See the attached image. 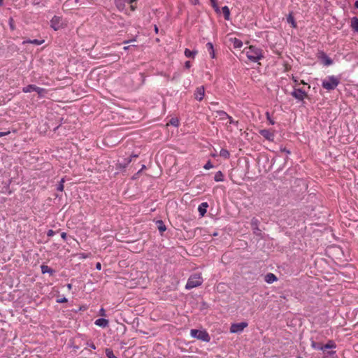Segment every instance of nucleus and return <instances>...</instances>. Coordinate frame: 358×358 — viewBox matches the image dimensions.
I'll list each match as a JSON object with an SVG mask.
<instances>
[{"mask_svg": "<svg viewBox=\"0 0 358 358\" xmlns=\"http://www.w3.org/2000/svg\"><path fill=\"white\" fill-rule=\"evenodd\" d=\"M243 53L245 54L248 59L252 62H257L264 58L262 49L254 45H250L243 50Z\"/></svg>", "mask_w": 358, "mask_h": 358, "instance_id": "nucleus-1", "label": "nucleus"}, {"mask_svg": "<svg viewBox=\"0 0 358 358\" xmlns=\"http://www.w3.org/2000/svg\"><path fill=\"white\" fill-rule=\"evenodd\" d=\"M340 83V79L334 76H329L322 80L324 89L331 91L335 90Z\"/></svg>", "mask_w": 358, "mask_h": 358, "instance_id": "nucleus-2", "label": "nucleus"}, {"mask_svg": "<svg viewBox=\"0 0 358 358\" xmlns=\"http://www.w3.org/2000/svg\"><path fill=\"white\" fill-rule=\"evenodd\" d=\"M202 282L203 279L202 277L201 276V274L195 273L194 275H192L189 278L186 283L185 288L187 289H191L192 288L200 286L202 284Z\"/></svg>", "mask_w": 358, "mask_h": 358, "instance_id": "nucleus-3", "label": "nucleus"}, {"mask_svg": "<svg viewBox=\"0 0 358 358\" xmlns=\"http://www.w3.org/2000/svg\"><path fill=\"white\" fill-rule=\"evenodd\" d=\"M190 336L192 338H197L204 342H209L210 341V337L206 330L192 329L190 330Z\"/></svg>", "mask_w": 358, "mask_h": 358, "instance_id": "nucleus-4", "label": "nucleus"}, {"mask_svg": "<svg viewBox=\"0 0 358 358\" xmlns=\"http://www.w3.org/2000/svg\"><path fill=\"white\" fill-rule=\"evenodd\" d=\"M136 1L137 0H115V3L119 10H123L126 7V4H129L130 5L131 10L134 11L136 7L133 3Z\"/></svg>", "mask_w": 358, "mask_h": 358, "instance_id": "nucleus-5", "label": "nucleus"}, {"mask_svg": "<svg viewBox=\"0 0 358 358\" xmlns=\"http://www.w3.org/2000/svg\"><path fill=\"white\" fill-rule=\"evenodd\" d=\"M248 323L242 322L240 323H234L231 325L230 332L233 334L242 332L245 327H248Z\"/></svg>", "mask_w": 358, "mask_h": 358, "instance_id": "nucleus-6", "label": "nucleus"}, {"mask_svg": "<svg viewBox=\"0 0 358 358\" xmlns=\"http://www.w3.org/2000/svg\"><path fill=\"white\" fill-rule=\"evenodd\" d=\"M291 95L298 101H303L307 97V93L302 89H294Z\"/></svg>", "mask_w": 358, "mask_h": 358, "instance_id": "nucleus-7", "label": "nucleus"}, {"mask_svg": "<svg viewBox=\"0 0 358 358\" xmlns=\"http://www.w3.org/2000/svg\"><path fill=\"white\" fill-rule=\"evenodd\" d=\"M259 221L256 217H252L251 220V227L253 231L254 234L257 236H262V230L259 228Z\"/></svg>", "mask_w": 358, "mask_h": 358, "instance_id": "nucleus-8", "label": "nucleus"}, {"mask_svg": "<svg viewBox=\"0 0 358 358\" xmlns=\"http://www.w3.org/2000/svg\"><path fill=\"white\" fill-rule=\"evenodd\" d=\"M259 133L260 134L261 136H262L266 140H268L271 142L274 141L275 134H274L273 131L264 129L259 130Z\"/></svg>", "mask_w": 358, "mask_h": 358, "instance_id": "nucleus-9", "label": "nucleus"}, {"mask_svg": "<svg viewBox=\"0 0 358 358\" xmlns=\"http://www.w3.org/2000/svg\"><path fill=\"white\" fill-rule=\"evenodd\" d=\"M217 113L219 115L221 120L228 119L229 124H238V121H234L233 118L224 110H218L217 111Z\"/></svg>", "mask_w": 358, "mask_h": 358, "instance_id": "nucleus-10", "label": "nucleus"}, {"mask_svg": "<svg viewBox=\"0 0 358 358\" xmlns=\"http://www.w3.org/2000/svg\"><path fill=\"white\" fill-rule=\"evenodd\" d=\"M204 94H205L204 87L201 86V87L196 88L195 93H194V96H195L196 99L201 101L203 99Z\"/></svg>", "mask_w": 358, "mask_h": 358, "instance_id": "nucleus-11", "label": "nucleus"}, {"mask_svg": "<svg viewBox=\"0 0 358 358\" xmlns=\"http://www.w3.org/2000/svg\"><path fill=\"white\" fill-rule=\"evenodd\" d=\"M320 58L322 64H324L325 66H329L333 64L332 59L324 52H322L321 54Z\"/></svg>", "mask_w": 358, "mask_h": 358, "instance_id": "nucleus-12", "label": "nucleus"}, {"mask_svg": "<svg viewBox=\"0 0 358 358\" xmlns=\"http://www.w3.org/2000/svg\"><path fill=\"white\" fill-rule=\"evenodd\" d=\"M208 204L207 202L201 203L198 207V211L201 217H203L206 213Z\"/></svg>", "mask_w": 358, "mask_h": 358, "instance_id": "nucleus-13", "label": "nucleus"}, {"mask_svg": "<svg viewBox=\"0 0 358 358\" xmlns=\"http://www.w3.org/2000/svg\"><path fill=\"white\" fill-rule=\"evenodd\" d=\"M94 324L99 327L105 328L108 326V320L104 318L97 319Z\"/></svg>", "mask_w": 358, "mask_h": 358, "instance_id": "nucleus-14", "label": "nucleus"}, {"mask_svg": "<svg viewBox=\"0 0 358 358\" xmlns=\"http://www.w3.org/2000/svg\"><path fill=\"white\" fill-rule=\"evenodd\" d=\"M264 280L267 283L271 284L277 280V277L273 273H268L265 275Z\"/></svg>", "mask_w": 358, "mask_h": 358, "instance_id": "nucleus-15", "label": "nucleus"}, {"mask_svg": "<svg viewBox=\"0 0 358 358\" xmlns=\"http://www.w3.org/2000/svg\"><path fill=\"white\" fill-rule=\"evenodd\" d=\"M41 270L43 274L49 273L52 275L55 273V271L52 268L45 264L41 266Z\"/></svg>", "mask_w": 358, "mask_h": 358, "instance_id": "nucleus-16", "label": "nucleus"}, {"mask_svg": "<svg viewBox=\"0 0 358 358\" xmlns=\"http://www.w3.org/2000/svg\"><path fill=\"white\" fill-rule=\"evenodd\" d=\"M36 92H37V94H38V96L40 98H43L45 96V95L47 94L48 93V90L45 88H41V87H36V90L35 91Z\"/></svg>", "mask_w": 358, "mask_h": 358, "instance_id": "nucleus-17", "label": "nucleus"}, {"mask_svg": "<svg viewBox=\"0 0 358 358\" xmlns=\"http://www.w3.org/2000/svg\"><path fill=\"white\" fill-rule=\"evenodd\" d=\"M206 48H207L208 52H209L210 57L213 59L215 58V51H214L213 43L210 42L207 43Z\"/></svg>", "mask_w": 358, "mask_h": 358, "instance_id": "nucleus-18", "label": "nucleus"}, {"mask_svg": "<svg viewBox=\"0 0 358 358\" xmlns=\"http://www.w3.org/2000/svg\"><path fill=\"white\" fill-rule=\"evenodd\" d=\"M158 230L161 234L166 230V227L162 220H157L156 222Z\"/></svg>", "mask_w": 358, "mask_h": 358, "instance_id": "nucleus-19", "label": "nucleus"}, {"mask_svg": "<svg viewBox=\"0 0 358 358\" xmlns=\"http://www.w3.org/2000/svg\"><path fill=\"white\" fill-rule=\"evenodd\" d=\"M222 11L224 14V19L226 20H230V10L228 6H225L222 8Z\"/></svg>", "mask_w": 358, "mask_h": 358, "instance_id": "nucleus-20", "label": "nucleus"}, {"mask_svg": "<svg viewBox=\"0 0 358 358\" xmlns=\"http://www.w3.org/2000/svg\"><path fill=\"white\" fill-rule=\"evenodd\" d=\"M184 53H185V57H187L194 58L195 55L197 54V51L196 50H190L186 48L185 50Z\"/></svg>", "mask_w": 358, "mask_h": 358, "instance_id": "nucleus-21", "label": "nucleus"}, {"mask_svg": "<svg viewBox=\"0 0 358 358\" xmlns=\"http://www.w3.org/2000/svg\"><path fill=\"white\" fill-rule=\"evenodd\" d=\"M36 85H29L22 88V92L24 93H29L31 92H34L36 90Z\"/></svg>", "mask_w": 358, "mask_h": 358, "instance_id": "nucleus-22", "label": "nucleus"}, {"mask_svg": "<svg viewBox=\"0 0 358 358\" xmlns=\"http://www.w3.org/2000/svg\"><path fill=\"white\" fill-rule=\"evenodd\" d=\"M336 348L335 343L333 341H329L327 343H326L324 345H322V350L324 351L327 349H331V348Z\"/></svg>", "mask_w": 358, "mask_h": 358, "instance_id": "nucleus-23", "label": "nucleus"}, {"mask_svg": "<svg viewBox=\"0 0 358 358\" xmlns=\"http://www.w3.org/2000/svg\"><path fill=\"white\" fill-rule=\"evenodd\" d=\"M59 20V17L55 16L51 20V26L55 30H57L59 26L57 24Z\"/></svg>", "mask_w": 358, "mask_h": 358, "instance_id": "nucleus-24", "label": "nucleus"}, {"mask_svg": "<svg viewBox=\"0 0 358 358\" xmlns=\"http://www.w3.org/2000/svg\"><path fill=\"white\" fill-rule=\"evenodd\" d=\"M287 22L292 25V27H296V23L292 14H289L287 17Z\"/></svg>", "mask_w": 358, "mask_h": 358, "instance_id": "nucleus-25", "label": "nucleus"}, {"mask_svg": "<svg viewBox=\"0 0 358 358\" xmlns=\"http://www.w3.org/2000/svg\"><path fill=\"white\" fill-rule=\"evenodd\" d=\"M351 26L355 31L358 32V18L355 17L352 19Z\"/></svg>", "mask_w": 358, "mask_h": 358, "instance_id": "nucleus-26", "label": "nucleus"}, {"mask_svg": "<svg viewBox=\"0 0 358 358\" xmlns=\"http://www.w3.org/2000/svg\"><path fill=\"white\" fill-rule=\"evenodd\" d=\"M214 180L216 182L222 181L224 180V176L222 173L221 171H217L214 176Z\"/></svg>", "mask_w": 358, "mask_h": 358, "instance_id": "nucleus-27", "label": "nucleus"}, {"mask_svg": "<svg viewBox=\"0 0 358 358\" xmlns=\"http://www.w3.org/2000/svg\"><path fill=\"white\" fill-rule=\"evenodd\" d=\"M229 152L226 149H221L220 152V156L224 157V159H227L229 157Z\"/></svg>", "mask_w": 358, "mask_h": 358, "instance_id": "nucleus-28", "label": "nucleus"}, {"mask_svg": "<svg viewBox=\"0 0 358 358\" xmlns=\"http://www.w3.org/2000/svg\"><path fill=\"white\" fill-rule=\"evenodd\" d=\"M311 346L314 348V349H316V350H322V345L321 343H316L313 341H312L311 342Z\"/></svg>", "mask_w": 358, "mask_h": 358, "instance_id": "nucleus-29", "label": "nucleus"}, {"mask_svg": "<svg viewBox=\"0 0 358 358\" xmlns=\"http://www.w3.org/2000/svg\"><path fill=\"white\" fill-rule=\"evenodd\" d=\"M242 46H243V42L239 39L235 38L234 41V47L235 48H240Z\"/></svg>", "mask_w": 358, "mask_h": 358, "instance_id": "nucleus-30", "label": "nucleus"}, {"mask_svg": "<svg viewBox=\"0 0 358 358\" xmlns=\"http://www.w3.org/2000/svg\"><path fill=\"white\" fill-rule=\"evenodd\" d=\"M106 357L108 358H117L113 353V352L110 350V349H107L106 350Z\"/></svg>", "mask_w": 358, "mask_h": 358, "instance_id": "nucleus-31", "label": "nucleus"}, {"mask_svg": "<svg viewBox=\"0 0 358 358\" xmlns=\"http://www.w3.org/2000/svg\"><path fill=\"white\" fill-rule=\"evenodd\" d=\"M211 1V4H212V6L213 7L215 11L217 13H220V8L218 7L215 0H212L210 1Z\"/></svg>", "mask_w": 358, "mask_h": 358, "instance_id": "nucleus-32", "label": "nucleus"}, {"mask_svg": "<svg viewBox=\"0 0 358 358\" xmlns=\"http://www.w3.org/2000/svg\"><path fill=\"white\" fill-rule=\"evenodd\" d=\"M8 23H9V27H10V29L13 31L15 29V22H14V20L12 17H10L9 19H8Z\"/></svg>", "mask_w": 358, "mask_h": 358, "instance_id": "nucleus-33", "label": "nucleus"}, {"mask_svg": "<svg viewBox=\"0 0 358 358\" xmlns=\"http://www.w3.org/2000/svg\"><path fill=\"white\" fill-rule=\"evenodd\" d=\"M64 178H62L59 185L57 187V190L62 192L64 190Z\"/></svg>", "mask_w": 358, "mask_h": 358, "instance_id": "nucleus-34", "label": "nucleus"}, {"mask_svg": "<svg viewBox=\"0 0 358 358\" xmlns=\"http://www.w3.org/2000/svg\"><path fill=\"white\" fill-rule=\"evenodd\" d=\"M44 41H39V40H37V39H34V40H29L27 41L26 43H31V44H34V45H41L43 43Z\"/></svg>", "mask_w": 358, "mask_h": 358, "instance_id": "nucleus-35", "label": "nucleus"}, {"mask_svg": "<svg viewBox=\"0 0 358 358\" xmlns=\"http://www.w3.org/2000/svg\"><path fill=\"white\" fill-rule=\"evenodd\" d=\"M266 119L269 122V123L272 125H273L275 124V122L274 120L270 116V114L268 112H266Z\"/></svg>", "mask_w": 358, "mask_h": 358, "instance_id": "nucleus-36", "label": "nucleus"}, {"mask_svg": "<svg viewBox=\"0 0 358 358\" xmlns=\"http://www.w3.org/2000/svg\"><path fill=\"white\" fill-rule=\"evenodd\" d=\"M138 157L137 155H134L130 156V157L125 162H124L123 166H126L127 164H129L131 162V157Z\"/></svg>", "mask_w": 358, "mask_h": 358, "instance_id": "nucleus-37", "label": "nucleus"}, {"mask_svg": "<svg viewBox=\"0 0 358 358\" xmlns=\"http://www.w3.org/2000/svg\"><path fill=\"white\" fill-rule=\"evenodd\" d=\"M213 167V164H211L210 162H208L203 166V168L205 169H210V168Z\"/></svg>", "mask_w": 358, "mask_h": 358, "instance_id": "nucleus-38", "label": "nucleus"}, {"mask_svg": "<svg viewBox=\"0 0 358 358\" xmlns=\"http://www.w3.org/2000/svg\"><path fill=\"white\" fill-rule=\"evenodd\" d=\"M55 234V231L52 229H49L47 232V236L49 237L53 236Z\"/></svg>", "mask_w": 358, "mask_h": 358, "instance_id": "nucleus-39", "label": "nucleus"}, {"mask_svg": "<svg viewBox=\"0 0 358 358\" xmlns=\"http://www.w3.org/2000/svg\"><path fill=\"white\" fill-rule=\"evenodd\" d=\"M67 301H68V300L66 297H63V298H61V299H59L57 300V302L59 303H66Z\"/></svg>", "mask_w": 358, "mask_h": 358, "instance_id": "nucleus-40", "label": "nucleus"}, {"mask_svg": "<svg viewBox=\"0 0 358 358\" xmlns=\"http://www.w3.org/2000/svg\"><path fill=\"white\" fill-rule=\"evenodd\" d=\"M280 151L283 152H285L287 155L290 154V151L289 150H287L286 148H281Z\"/></svg>", "mask_w": 358, "mask_h": 358, "instance_id": "nucleus-41", "label": "nucleus"}, {"mask_svg": "<svg viewBox=\"0 0 358 358\" xmlns=\"http://www.w3.org/2000/svg\"><path fill=\"white\" fill-rule=\"evenodd\" d=\"M99 313L101 316H105L106 315V310L101 308L99 310Z\"/></svg>", "mask_w": 358, "mask_h": 358, "instance_id": "nucleus-42", "label": "nucleus"}, {"mask_svg": "<svg viewBox=\"0 0 358 358\" xmlns=\"http://www.w3.org/2000/svg\"><path fill=\"white\" fill-rule=\"evenodd\" d=\"M185 67L187 68V69H189L191 67V63H190L189 61H187L185 63Z\"/></svg>", "mask_w": 358, "mask_h": 358, "instance_id": "nucleus-43", "label": "nucleus"}, {"mask_svg": "<svg viewBox=\"0 0 358 358\" xmlns=\"http://www.w3.org/2000/svg\"><path fill=\"white\" fill-rule=\"evenodd\" d=\"M171 124L175 126H178V120H171Z\"/></svg>", "mask_w": 358, "mask_h": 358, "instance_id": "nucleus-44", "label": "nucleus"}, {"mask_svg": "<svg viewBox=\"0 0 358 358\" xmlns=\"http://www.w3.org/2000/svg\"><path fill=\"white\" fill-rule=\"evenodd\" d=\"M61 237L62 238V239L66 240V237H67L66 233V232H62L61 234Z\"/></svg>", "mask_w": 358, "mask_h": 358, "instance_id": "nucleus-45", "label": "nucleus"}, {"mask_svg": "<svg viewBox=\"0 0 358 358\" xmlns=\"http://www.w3.org/2000/svg\"><path fill=\"white\" fill-rule=\"evenodd\" d=\"M41 2V0H32V3L34 5H38Z\"/></svg>", "mask_w": 358, "mask_h": 358, "instance_id": "nucleus-46", "label": "nucleus"}, {"mask_svg": "<svg viewBox=\"0 0 358 358\" xmlns=\"http://www.w3.org/2000/svg\"><path fill=\"white\" fill-rule=\"evenodd\" d=\"M96 268L97 270H101V264L100 262H97L96 264Z\"/></svg>", "mask_w": 358, "mask_h": 358, "instance_id": "nucleus-47", "label": "nucleus"}, {"mask_svg": "<svg viewBox=\"0 0 358 358\" xmlns=\"http://www.w3.org/2000/svg\"><path fill=\"white\" fill-rule=\"evenodd\" d=\"M190 1L194 5H196L199 3V0H190Z\"/></svg>", "mask_w": 358, "mask_h": 358, "instance_id": "nucleus-48", "label": "nucleus"}, {"mask_svg": "<svg viewBox=\"0 0 358 358\" xmlns=\"http://www.w3.org/2000/svg\"><path fill=\"white\" fill-rule=\"evenodd\" d=\"M9 132H0V137L7 135Z\"/></svg>", "mask_w": 358, "mask_h": 358, "instance_id": "nucleus-49", "label": "nucleus"}, {"mask_svg": "<svg viewBox=\"0 0 358 358\" xmlns=\"http://www.w3.org/2000/svg\"><path fill=\"white\" fill-rule=\"evenodd\" d=\"M89 346L92 349H96V347L94 343L89 344Z\"/></svg>", "mask_w": 358, "mask_h": 358, "instance_id": "nucleus-50", "label": "nucleus"}, {"mask_svg": "<svg viewBox=\"0 0 358 358\" xmlns=\"http://www.w3.org/2000/svg\"><path fill=\"white\" fill-rule=\"evenodd\" d=\"M355 7L356 8H358V1H356L355 3Z\"/></svg>", "mask_w": 358, "mask_h": 358, "instance_id": "nucleus-51", "label": "nucleus"}, {"mask_svg": "<svg viewBox=\"0 0 358 358\" xmlns=\"http://www.w3.org/2000/svg\"><path fill=\"white\" fill-rule=\"evenodd\" d=\"M130 47H131V46H129H129H124V47L123 48V49H124V50H129V48H130Z\"/></svg>", "mask_w": 358, "mask_h": 358, "instance_id": "nucleus-52", "label": "nucleus"}, {"mask_svg": "<svg viewBox=\"0 0 358 358\" xmlns=\"http://www.w3.org/2000/svg\"><path fill=\"white\" fill-rule=\"evenodd\" d=\"M67 287H68V289H71V287H72V285H71V284H68V285H67Z\"/></svg>", "mask_w": 358, "mask_h": 358, "instance_id": "nucleus-53", "label": "nucleus"}, {"mask_svg": "<svg viewBox=\"0 0 358 358\" xmlns=\"http://www.w3.org/2000/svg\"><path fill=\"white\" fill-rule=\"evenodd\" d=\"M155 31L157 33V31H158V28H157V27L156 25L155 26Z\"/></svg>", "mask_w": 358, "mask_h": 358, "instance_id": "nucleus-54", "label": "nucleus"}, {"mask_svg": "<svg viewBox=\"0 0 358 358\" xmlns=\"http://www.w3.org/2000/svg\"><path fill=\"white\" fill-rule=\"evenodd\" d=\"M334 353H335V352H334V351H332V352H329V355H333V354H334Z\"/></svg>", "mask_w": 358, "mask_h": 358, "instance_id": "nucleus-55", "label": "nucleus"}, {"mask_svg": "<svg viewBox=\"0 0 358 358\" xmlns=\"http://www.w3.org/2000/svg\"><path fill=\"white\" fill-rule=\"evenodd\" d=\"M3 0H0V5L1 6L3 4Z\"/></svg>", "mask_w": 358, "mask_h": 358, "instance_id": "nucleus-56", "label": "nucleus"}, {"mask_svg": "<svg viewBox=\"0 0 358 358\" xmlns=\"http://www.w3.org/2000/svg\"><path fill=\"white\" fill-rule=\"evenodd\" d=\"M145 166L143 165L142 169H145Z\"/></svg>", "mask_w": 358, "mask_h": 358, "instance_id": "nucleus-57", "label": "nucleus"}, {"mask_svg": "<svg viewBox=\"0 0 358 358\" xmlns=\"http://www.w3.org/2000/svg\"><path fill=\"white\" fill-rule=\"evenodd\" d=\"M298 358H301V357H298Z\"/></svg>", "mask_w": 358, "mask_h": 358, "instance_id": "nucleus-58", "label": "nucleus"}]
</instances>
